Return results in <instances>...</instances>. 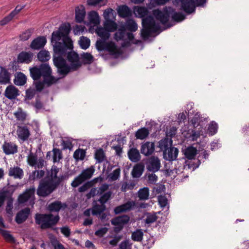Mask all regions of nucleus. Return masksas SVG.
<instances>
[{"instance_id": "f257e3e1", "label": "nucleus", "mask_w": 249, "mask_h": 249, "mask_svg": "<svg viewBox=\"0 0 249 249\" xmlns=\"http://www.w3.org/2000/svg\"><path fill=\"white\" fill-rule=\"evenodd\" d=\"M70 31V24L64 23L60 26L57 31H54L52 34L51 42L54 53L53 63L60 77L56 78L52 76L51 68L46 63L30 69L31 75L34 80L37 81L41 77L43 78L42 82H36V88L37 90H41L45 85L50 86L56 83L61 78L65 77L71 71H76L82 66V63L78 54L74 52H69L67 54L69 66L62 57L68 50L73 49L72 41L68 36Z\"/></svg>"}, {"instance_id": "f03ea898", "label": "nucleus", "mask_w": 249, "mask_h": 249, "mask_svg": "<svg viewBox=\"0 0 249 249\" xmlns=\"http://www.w3.org/2000/svg\"><path fill=\"white\" fill-rule=\"evenodd\" d=\"M152 14L155 19L159 21L156 22L152 16H148L142 19V29L141 36L144 40H147L152 33H158L159 34L163 30L170 28L172 24L167 25L170 17L174 21L181 22L185 18L184 15L180 12H177L171 7H165L162 11L156 9Z\"/></svg>"}, {"instance_id": "7ed1b4c3", "label": "nucleus", "mask_w": 249, "mask_h": 249, "mask_svg": "<svg viewBox=\"0 0 249 249\" xmlns=\"http://www.w3.org/2000/svg\"><path fill=\"white\" fill-rule=\"evenodd\" d=\"M126 28L130 31L135 32L138 29V25L133 19H129L126 21L125 24H122L120 26L118 31L114 34V39L117 41H124L122 44L123 47L128 45L130 42L135 43L133 40V34L131 33H126Z\"/></svg>"}, {"instance_id": "20e7f679", "label": "nucleus", "mask_w": 249, "mask_h": 249, "mask_svg": "<svg viewBox=\"0 0 249 249\" xmlns=\"http://www.w3.org/2000/svg\"><path fill=\"white\" fill-rule=\"evenodd\" d=\"M95 33L101 37L96 43V46L98 50H107L112 53L117 51V47L112 41H107L110 37V32L104 27H97Z\"/></svg>"}, {"instance_id": "39448f33", "label": "nucleus", "mask_w": 249, "mask_h": 249, "mask_svg": "<svg viewBox=\"0 0 249 249\" xmlns=\"http://www.w3.org/2000/svg\"><path fill=\"white\" fill-rule=\"evenodd\" d=\"M195 0L196 3L193 0H175L174 4L179 6L181 10L190 14L195 12L196 6H204L206 2V0Z\"/></svg>"}, {"instance_id": "423d86ee", "label": "nucleus", "mask_w": 249, "mask_h": 249, "mask_svg": "<svg viewBox=\"0 0 249 249\" xmlns=\"http://www.w3.org/2000/svg\"><path fill=\"white\" fill-rule=\"evenodd\" d=\"M36 222L40 225L42 229H47L55 225L59 219L58 214L53 216L52 214H36L35 217Z\"/></svg>"}, {"instance_id": "0eeeda50", "label": "nucleus", "mask_w": 249, "mask_h": 249, "mask_svg": "<svg viewBox=\"0 0 249 249\" xmlns=\"http://www.w3.org/2000/svg\"><path fill=\"white\" fill-rule=\"evenodd\" d=\"M55 184L49 181V179L42 180L37 190L38 196L45 197L50 194L56 188Z\"/></svg>"}, {"instance_id": "6e6552de", "label": "nucleus", "mask_w": 249, "mask_h": 249, "mask_svg": "<svg viewBox=\"0 0 249 249\" xmlns=\"http://www.w3.org/2000/svg\"><path fill=\"white\" fill-rule=\"evenodd\" d=\"M35 192L36 188L34 186L26 189L23 193L19 196L18 197L19 203L22 204L29 201L31 204H33L34 203Z\"/></svg>"}, {"instance_id": "1a4fd4ad", "label": "nucleus", "mask_w": 249, "mask_h": 249, "mask_svg": "<svg viewBox=\"0 0 249 249\" xmlns=\"http://www.w3.org/2000/svg\"><path fill=\"white\" fill-rule=\"evenodd\" d=\"M129 221V217L126 215L118 216L111 220V224L116 227L114 228L115 232H119L123 228L124 224Z\"/></svg>"}, {"instance_id": "9d476101", "label": "nucleus", "mask_w": 249, "mask_h": 249, "mask_svg": "<svg viewBox=\"0 0 249 249\" xmlns=\"http://www.w3.org/2000/svg\"><path fill=\"white\" fill-rule=\"evenodd\" d=\"M17 135L19 142H22L28 140L31 135V132L29 128L27 126H18L17 130Z\"/></svg>"}, {"instance_id": "9b49d317", "label": "nucleus", "mask_w": 249, "mask_h": 249, "mask_svg": "<svg viewBox=\"0 0 249 249\" xmlns=\"http://www.w3.org/2000/svg\"><path fill=\"white\" fill-rule=\"evenodd\" d=\"M34 56V54L31 51H22L18 54L17 60L19 63L29 64L32 61Z\"/></svg>"}, {"instance_id": "f8f14e48", "label": "nucleus", "mask_w": 249, "mask_h": 249, "mask_svg": "<svg viewBox=\"0 0 249 249\" xmlns=\"http://www.w3.org/2000/svg\"><path fill=\"white\" fill-rule=\"evenodd\" d=\"M160 167V160L155 157H152L149 160L147 168L148 171L153 173L158 171Z\"/></svg>"}, {"instance_id": "ddd939ff", "label": "nucleus", "mask_w": 249, "mask_h": 249, "mask_svg": "<svg viewBox=\"0 0 249 249\" xmlns=\"http://www.w3.org/2000/svg\"><path fill=\"white\" fill-rule=\"evenodd\" d=\"M178 154V148L171 147L163 152V158L165 160H175L177 159Z\"/></svg>"}, {"instance_id": "4468645a", "label": "nucleus", "mask_w": 249, "mask_h": 249, "mask_svg": "<svg viewBox=\"0 0 249 249\" xmlns=\"http://www.w3.org/2000/svg\"><path fill=\"white\" fill-rule=\"evenodd\" d=\"M155 150V144L153 142H146L141 145V153L145 156L151 155Z\"/></svg>"}, {"instance_id": "2eb2a0df", "label": "nucleus", "mask_w": 249, "mask_h": 249, "mask_svg": "<svg viewBox=\"0 0 249 249\" xmlns=\"http://www.w3.org/2000/svg\"><path fill=\"white\" fill-rule=\"evenodd\" d=\"M19 94V90L13 85L8 86L4 92L5 96L11 100L15 99Z\"/></svg>"}, {"instance_id": "dca6fc26", "label": "nucleus", "mask_w": 249, "mask_h": 249, "mask_svg": "<svg viewBox=\"0 0 249 249\" xmlns=\"http://www.w3.org/2000/svg\"><path fill=\"white\" fill-rule=\"evenodd\" d=\"M46 42L45 37H37L32 41L30 45V48L33 50H39L44 46Z\"/></svg>"}, {"instance_id": "f3484780", "label": "nucleus", "mask_w": 249, "mask_h": 249, "mask_svg": "<svg viewBox=\"0 0 249 249\" xmlns=\"http://www.w3.org/2000/svg\"><path fill=\"white\" fill-rule=\"evenodd\" d=\"M88 24L95 26L100 23V18L98 13L95 11H91L88 14Z\"/></svg>"}, {"instance_id": "a211bd4d", "label": "nucleus", "mask_w": 249, "mask_h": 249, "mask_svg": "<svg viewBox=\"0 0 249 249\" xmlns=\"http://www.w3.org/2000/svg\"><path fill=\"white\" fill-rule=\"evenodd\" d=\"M30 213L29 208H25L20 211L16 216L15 220L16 222L19 224L24 222L28 218Z\"/></svg>"}, {"instance_id": "6ab92c4d", "label": "nucleus", "mask_w": 249, "mask_h": 249, "mask_svg": "<svg viewBox=\"0 0 249 249\" xmlns=\"http://www.w3.org/2000/svg\"><path fill=\"white\" fill-rule=\"evenodd\" d=\"M2 149L6 155L14 154L18 151V146L11 142H5L2 145Z\"/></svg>"}, {"instance_id": "aec40b11", "label": "nucleus", "mask_w": 249, "mask_h": 249, "mask_svg": "<svg viewBox=\"0 0 249 249\" xmlns=\"http://www.w3.org/2000/svg\"><path fill=\"white\" fill-rule=\"evenodd\" d=\"M135 206V203L133 201H128L123 205L115 208L114 211L116 214H118L122 212L130 211Z\"/></svg>"}, {"instance_id": "412c9836", "label": "nucleus", "mask_w": 249, "mask_h": 249, "mask_svg": "<svg viewBox=\"0 0 249 249\" xmlns=\"http://www.w3.org/2000/svg\"><path fill=\"white\" fill-rule=\"evenodd\" d=\"M85 16L86 10L84 6L80 5L75 8V20L77 22H83Z\"/></svg>"}, {"instance_id": "4be33fe9", "label": "nucleus", "mask_w": 249, "mask_h": 249, "mask_svg": "<svg viewBox=\"0 0 249 249\" xmlns=\"http://www.w3.org/2000/svg\"><path fill=\"white\" fill-rule=\"evenodd\" d=\"M182 151L185 157L189 160L193 159L197 153V149L192 146L185 147Z\"/></svg>"}, {"instance_id": "5701e85b", "label": "nucleus", "mask_w": 249, "mask_h": 249, "mask_svg": "<svg viewBox=\"0 0 249 249\" xmlns=\"http://www.w3.org/2000/svg\"><path fill=\"white\" fill-rule=\"evenodd\" d=\"M128 156L129 160L132 162H137L141 159L139 151L135 148H131L128 152Z\"/></svg>"}, {"instance_id": "b1692460", "label": "nucleus", "mask_w": 249, "mask_h": 249, "mask_svg": "<svg viewBox=\"0 0 249 249\" xmlns=\"http://www.w3.org/2000/svg\"><path fill=\"white\" fill-rule=\"evenodd\" d=\"M9 175L14 177L15 178H21L23 176V172L18 167H11L9 170Z\"/></svg>"}, {"instance_id": "393cba45", "label": "nucleus", "mask_w": 249, "mask_h": 249, "mask_svg": "<svg viewBox=\"0 0 249 249\" xmlns=\"http://www.w3.org/2000/svg\"><path fill=\"white\" fill-rule=\"evenodd\" d=\"M59 168L55 166H53L51 169L49 175L45 178L49 179V181L54 184L56 183V181H57V180L59 177V176H57Z\"/></svg>"}, {"instance_id": "a878e982", "label": "nucleus", "mask_w": 249, "mask_h": 249, "mask_svg": "<svg viewBox=\"0 0 249 249\" xmlns=\"http://www.w3.org/2000/svg\"><path fill=\"white\" fill-rule=\"evenodd\" d=\"M202 131V127H194L191 130L189 139L192 141H196L200 137V133Z\"/></svg>"}, {"instance_id": "bb28decb", "label": "nucleus", "mask_w": 249, "mask_h": 249, "mask_svg": "<svg viewBox=\"0 0 249 249\" xmlns=\"http://www.w3.org/2000/svg\"><path fill=\"white\" fill-rule=\"evenodd\" d=\"M118 13L119 16L122 18L129 17L132 15L131 10L126 5H122L119 6Z\"/></svg>"}, {"instance_id": "cd10ccee", "label": "nucleus", "mask_w": 249, "mask_h": 249, "mask_svg": "<svg viewBox=\"0 0 249 249\" xmlns=\"http://www.w3.org/2000/svg\"><path fill=\"white\" fill-rule=\"evenodd\" d=\"M10 82V77L8 71L3 67H0V83L6 84Z\"/></svg>"}, {"instance_id": "c85d7f7f", "label": "nucleus", "mask_w": 249, "mask_h": 249, "mask_svg": "<svg viewBox=\"0 0 249 249\" xmlns=\"http://www.w3.org/2000/svg\"><path fill=\"white\" fill-rule=\"evenodd\" d=\"M66 207V205L63 204L61 202L58 201H55L48 206V210L50 212H58L60 209Z\"/></svg>"}, {"instance_id": "c756f323", "label": "nucleus", "mask_w": 249, "mask_h": 249, "mask_svg": "<svg viewBox=\"0 0 249 249\" xmlns=\"http://www.w3.org/2000/svg\"><path fill=\"white\" fill-rule=\"evenodd\" d=\"M172 145V141L171 139L164 138L159 142V147L164 152L165 150H166V149L171 147Z\"/></svg>"}, {"instance_id": "7c9ffc66", "label": "nucleus", "mask_w": 249, "mask_h": 249, "mask_svg": "<svg viewBox=\"0 0 249 249\" xmlns=\"http://www.w3.org/2000/svg\"><path fill=\"white\" fill-rule=\"evenodd\" d=\"M135 15L139 18H143L148 13V10L144 7L135 6L133 10Z\"/></svg>"}, {"instance_id": "2f4dec72", "label": "nucleus", "mask_w": 249, "mask_h": 249, "mask_svg": "<svg viewBox=\"0 0 249 249\" xmlns=\"http://www.w3.org/2000/svg\"><path fill=\"white\" fill-rule=\"evenodd\" d=\"M26 76L21 72H18L17 74L14 79V83L18 86H22L26 82Z\"/></svg>"}, {"instance_id": "473e14b6", "label": "nucleus", "mask_w": 249, "mask_h": 249, "mask_svg": "<svg viewBox=\"0 0 249 249\" xmlns=\"http://www.w3.org/2000/svg\"><path fill=\"white\" fill-rule=\"evenodd\" d=\"M94 171L95 169L94 167L90 166L89 168L83 170L80 175L85 181L91 178Z\"/></svg>"}, {"instance_id": "72a5a7b5", "label": "nucleus", "mask_w": 249, "mask_h": 249, "mask_svg": "<svg viewBox=\"0 0 249 249\" xmlns=\"http://www.w3.org/2000/svg\"><path fill=\"white\" fill-rule=\"evenodd\" d=\"M104 27L109 32H114L117 28V25L115 20H107L104 22Z\"/></svg>"}, {"instance_id": "f704fd0d", "label": "nucleus", "mask_w": 249, "mask_h": 249, "mask_svg": "<svg viewBox=\"0 0 249 249\" xmlns=\"http://www.w3.org/2000/svg\"><path fill=\"white\" fill-rule=\"evenodd\" d=\"M37 56L38 60L41 62L47 61L51 58L50 53L46 50H41L39 51Z\"/></svg>"}, {"instance_id": "c9c22d12", "label": "nucleus", "mask_w": 249, "mask_h": 249, "mask_svg": "<svg viewBox=\"0 0 249 249\" xmlns=\"http://www.w3.org/2000/svg\"><path fill=\"white\" fill-rule=\"evenodd\" d=\"M143 171V166L141 164L135 165L132 170V175L134 178H139L142 174Z\"/></svg>"}, {"instance_id": "e433bc0d", "label": "nucleus", "mask_w": 249, "mask_h": 249, "mask_svg": "<svg viewBox=\"0 0 249 249\" xmlns=\"http://www.w3.org/2000/svg\"><path fill=\"white\" fill-rule=\"evenodd\" d=\"M149 190L147 187L140 189L138 192V196L140 200H146L149 198Z\"/></svg>"}, {"instance_id": "4c0bfd02", "label": "nucleus", "mask_w": 249, "mask_h": 249, "mask_svg": "<svg viewBox=\"0 0 249 249\" xmlns=\"http://www.w3.org/2000/svg\"><path fill=\"white\" fill-rule=\"evenodd\" d=\"M103 17L105 18V21L115 20L116 14L111 8H108L104 11Z\"/></svg>"}, {"instance_id": "58836bf2", "label": "nucleus", "mask_w": 249, "mask_h": 249, "mask_svg": "<svg viewBox=\"0 0 249 249\" xmlns=\"http://www.w3.org/2000/svg\"><path fill=\"white\" fill-rule=\"evenodd\" d=\"M148 130L145 127H143L139 129L136 131L135 136L137 139L143 140L145 139L148 135Z\"/></svg>"}, {"instance_id": "ea45409f", "label": "nucleus", "mask_w": 249, "mask_h": 249, "mask_svg": "<svg viewBox=\"0 0 249 249\" xmlns=\"http://www.w3.org/2000/svg\"><path fill=\"white\" fill-rule=\"evenodd\" d=\"M86 156V152L84 150L78 148L73 153V158L76 161L82 160Z\"/></svg>"}, {"instance_id": "a19ab883", "label": "nucleus", "mask_w": 249, "mask_h": 249, "mask_svg": "<svg viewBox=\"0 0 249 249\" xmlns=\"http://www.w3.org/2000/svg\"><path fill=\"white\" fill-rule=\"evenodd\" d=\"M90 41L89 38L85 36L80 37L79 44L80 47L84 50L88 49L90 46Z\"/></svg>"}, {"instance_id": "79ce46f5", "label": "nucleus", "mask_w": 249, "mask_h": 249, "mask_svg": "<svg viewBox=\"0 0 249 249\" xmlns=\"http://www.w3.org/2000/svg\"><path fill=\"white\" fill-rule=\"evenodd\" d=\"M202 117H200V113L196 112L191 121L193 127H198L201 126L200 125V122L202 121Z\"/></svg>"}, {"instance_id": "37998d69", "label": "nucleus", "mask_w": 249, "mask_h": 249, "mask_svg": "<svg viewBox=\"0 0 249 249\" xmlns=\"http://www.w3.org/2000/svg\"><path fill=\"white\" fill-rule=\"evenodd\" d=\"M158 202L163 209H169L168 200L164 195H160L158 196Z\"/></svg>"}, {"instance_id": "c03bdc74", "label": "nucleus", "mask_w": 249, "mask_h": 249, "mask_svg": "<svg viewBox=\"0 0 249 249\" xmlns=\"http://www.w3.org/2000/svg\"><path fill=\"white\" fill-rule=\"evenodd\" d=\"M0 233L7 241L10 243L15 242V240L14 238L8 231L0 229Z\"/></svg>"}, {"instance_id": "a18cd8bd", "label": "nucleus", "mask_w": 249, "mask_h": 249, "mask_svg": "<svg viewBox=\"0 0 249 249\" xmlns=\"http://www.w3.org/2000/svg\"><path fill=\"white\" fill-rule=\"evenodd\" d=\"M95 158L97 161L101 162L105 160V155L102 149H99L96 150L95 154Z\"/></svg>"}, {"instance_id": "49530a36", "label": "nucleus", "mask_w": 249, "mask_h": 249, "mask_svg": "<svg viewBox=\"0 0 249 249\" xmlns=\"http://www.w3.org/2000/svg\"><path fill=\"white\" fill-rule=\"evenodd\" d=\"M112 192L110 191L105 193L104 194L101 195L99 201L102 205H104L107 201L110 198Z\"/></svg>"}, {"instance_id": "de8ad7c7", "label": "nucleus", "mask_w": 249, "mask_h": 249, "mask_svg": "<svg viewBox=\"0 0 249 249\" xmlns=\"http://www.w3.org/2000/svg\"><path fill=\"white\" fill-rule=\"evenodd\" d=\"M120 176V169L119 168L114 170L112 173H110L107 178L109 181H112L118 179Z\"/></svg>"}, {"instance_id": "09e8293b", "label": "nucleus", "mask_w": 249, "mask_h": 249, "mask_svg": "<svg viewBox=\"0 0 249 249\" xmlns=\"http://www.w3.org/2000/svg\"><path fill=\"white\" fill-rule=\"evenodd\" d=\"M218 124L214 121H212L209 125L208 131L210 135L213 136L217 132Z\"/></svg>"}, {"instance_id": "8fccbe9b", "label": "nucleus", "mask_w": 249, "mask_h": 249, "mask_svg": "<svg viewBox=\"0 0 249 249\" xmlns=\"http://www.w3.org/2000/svg\"><path fill=\"white\" fill-rule=\"evenodd\" d=\"M143 235V232L141 230H137L132 233L131 238L135 241H141L142 239Z\"/></svg>"}, {"instance_id": "3c124183", "label": "nucleus", "mask_w": 249, "mask_h": 249, "mask_svg": "<svg viewBox=\"0 0 249 249\" xmlns=\"http://www.w3.org/2000/svg\"><path fill=\"white\" fill-rule=\"evenodd\" d=\"M53 162H59L60 160L62 158V155L61 151L57 148H53Z\"/></svg>"}, {"instance_id": "603ef678", "label": "nucleus", "mask_w": 249, "mask_h": 249, "mask_svg": "<svg viewBox=\"0 0 249 249\" xmlns=\"http://www.w3.org/2000/svg\"><path fill=\"white\" fill-rule=\"evenodd\" d=\"M82 63L89 64L93 61V56L89 53H83L81 54Z\"/></svg>"}, {"instance_id": "864d4df0", "label": "nucleus", "mask_w": 249, "mask_h": 249, "mask_svg": "<svg viewBox=\"0 0 249 249\" xmlns=\"http://www.w3.org/2000/svg\"><path fill=\"white\" fill-rule=\"evenodd\" d=\"M37 160V156L32 153H30L27 157L28 163L33 167L35 166L36 167Z\"/></svg>"}, {"instance_id": "5fc2aeb1", "label": "nucleus", "mask_w": 249, "mask_h": 249, "mask_svg": "<svg viewBox=\"0 0 249 249\" xmlns=\"http://www.w3.org/2000/svg\"><path fill=\"white\" fill-rule=\"evenodd\" d=\"M145 216V222L147 224H150L154 223L157 219L156 214L155 213H147L146 214Z\"/></svg>"}, {"instance_id": "6e6d98bb", "label": "nucleus", "mask_w": 249, "mask_h": 249, "mask_svg": "<svg viewBox=\"0 0 249 249\" xmlns=\"http://www.w3.org/2000/svg\"><path fill=\"white\" fill-rule=\"evenodd\" d=\"M134 186L135 184L132 182H124L122 183L121 191L126 192L128 190H131L134 188Z\"/></svg>"}, {"instance_id": "4d7b16f0", "label": "nucleus", "mask_w": 249, "mask_h": 249, "mask_svg": "<svg viewBox=\"0 0 249 249\" xmlns=\"http://www.w3.org/2000/svg\"><path fill=\"white\" fill-rule=\"evenodd\" d=\"M105 206L104 205H96L93 207L91 210V213L94 215H97L101 214L104 210Z\"/></svg>"}, {"instance_id": "13d9d810", "label": "nucleus", "mask_w": 249, "mask_h": 249, "mask_svg": "<svg viewBox=\"0 0 249 249\" xmlns=\"http://www.w3.org/2000/svg\"><path fill=\"white\" fill-rule=\"evenodd\" d=\"M84 181V179L82 178L81 175H79L74 178V180L71 182V185L72 187L75 188L78 186Z\"/></svg>"}, {"instance_id": "bf43d9fd", "label": "nucleus", "mask_w": 249, "mask_h": 249, "mask_svg": "<svg viewBox=\"0 0 249 249\" xmlns=\"http://www.w3.org/2000/svg\"><path fill=\"white\" fill-rule=\"evenodd\" d=\"M170 0H151L149 5L152 7H155L158 5H162L165 4Z\"/></svg>"}, {"instance_id": "052dcab7", "label": "nucleus", "mask_w": 249, "mask_h": 249, "mask_svg": "<svg viewBox=\"0 0 249 249\" xmlns=\"http://www.w3.org/2000/svg\"><path fill=\"white\" fill-rule=\"evenodd\" d=\"M109 187V185L107 183L103 184L101 186L96 188L98 192V196H101L104 194L107 191Z\"/></svg>"}, {"instance_id": "680f3d73", "label": "nucleus", "mask_w": 249, "mask_h": 249, "mask_svg": "<svg viewBox=\"0 0 249 249\" xmlns=\"http://www.w3.org/2000/svg\"><path fill=\"white\" fill-rule=\"evenodd\" d=\"M132 244L129 240L122 241L119 245L120 249H131Z\"/></svg>"}, {"instance_id": "e2e57ef3", "label": "nucleus", "mask_w": 249, "mask_h": 249, "mask_svg": "<svg viewBox=\"0 0 249 249\" xmlns=\"http://www.w3.org/2000/svg\"><path fill=\"white\" fill-rule=\"evenodd\" d=\"M104 0H88L87 2V4L89 6H102L104 4L103 1Z\"/></svg>"}, {"instance_id": "0e129e2a", "label": "nucleus", "mask_w": 249, "mask_h": 249, "mask_svg": "<svg viewBox=\"0 0 249 249\" xmlns=\"http://www.w3.org/2000/svg\"><path fill=\"white\" fill-rule=\"evenodd\" d=\"M13 199L12 198H10L7 202L6 211V213L10 215L12 214V210L13 208Z\"/></svg>"}, {"instance_id": "69168bd1", "label": "nucleus", "mask_w": 249, "mask_h": 249, "mask_svg": "<svg viewBox=\"0 0 249 249\" xmlns=\"http://www.w3.org/2000/svg\"><path fill=\"white\" fill-rule=\"evenodd\" d=\"M85 29V26L83 25H76L73 29V32L75 35H79L83 33Z\"/></svg>"}, {"instance_id": "338daca9", "label": "nucleus", "mask_w": 249, "mask_h": 249, "mask_svg": "<svg viewBox=\"0 0 249 249\" xmlns=\"http://www.w3.org/2000/svg\"><path fill=\"white\" fill-rule=\"evenodd\" d=\"M32 35V32L28 30L23 33L20 36V39L22 41H26L28 40Z\"/></svg>"}, {"instance_id": "774afa93", "label": "nucleus", "mask_w": 249, "mask_h": 249, "mask_svg": "<svg viewBox=\"0 0 249 249\" xmlns=\"http://www.w3.org/2000/svg\"><path fill=\"white\" fill-rule=\"evenodd\" d=\"M62 144L65 149H71L72 147V144L70 139L63 140Z\"/></svg>"}]
</instances>
